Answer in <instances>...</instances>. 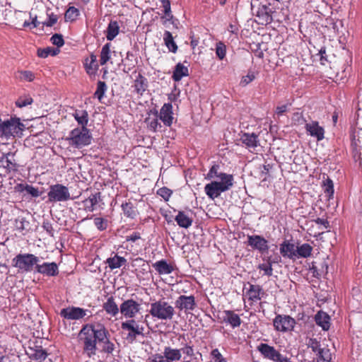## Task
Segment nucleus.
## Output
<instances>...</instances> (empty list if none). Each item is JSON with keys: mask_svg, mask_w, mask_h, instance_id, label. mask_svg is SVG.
<instances>
[{"mask_svg": "<svg viewBox=\"0 0 362 362\" xmlns=\"http://www.w3.org/2000/svg\"><path fill=\"white\" fill-rule=\"evenodd\" d=\"M182 354L185 362H191L197 358L194 345L187 343L180 349L165 346L161 354H156L161 362H179L182 358Z\"/></svg>", "mask_w": 362, "mask_h": 362, "instance_id": "nucleus-1", "label": "nucleus"}, {"mask_svg": "<svg viewBox=\"0 0 362 362\" xmlns=\"http://www.w3.org/2000/svg\"><path fill=\"white\" fill-rule=\"evenodd\" d=\"M149 313L157 320L168 321L173 318L175 310L168 302L160 299L151 303Z\"/></svg>", "mask_w": 362, "mask_h": 362, "instance_id": "nucleus-2", "label": "nucleus"}, {"mask_svg": "<svg viewBox=\"0 0 362 362\" xmlns=\"http://www.w3.org/2000/svg\"><path fill=\"white\" fill-rule=\"evenodd\" d=\"M24 127L19 118L11 117L4 122L0 119V136L8 139L11 136H19Z\"/></svg>", "mask_w": 362, "mask_h": 362, "instance_id": "nucleus-3", "label": "nucleus"}, {"mask_svg": "<svg viewBox=\"0 0 362 362\" xmlns=\"http://www.w3.org/2000/svg\"><path fill=\"white\" fill-rule=\"evenodd\" d=\"M67 139L71 146L81 148L90 144L91 136L87 128H76L70 132Z\"/></svg>", "mask_w": 362, "mask_h": 362, "instance_id": "nucleus-4", "label": "nucleus"}, {"mask_svg": "<svg viewBox=\"0 0 362 362\" xmlns=\"http://www.w3.org/2000/svg\"><path fill=\"white\" fill-rule=\"evenodd\" d=\"M79 339L83 344L84 351L89 357L95 354L96 340L94 338V332L90 326H85L79 333Z\"/></svg>", "mask_w": 362, "mask_h": 362, "instance_id": "nucleus-5", "label": "nucleus"}, {"mask_svg": "<svg viewBox=\"0 0 362 362\" xmlns=\"http://www.w3.org/2000/svg\"><path fill=\"white\" fill-rule=\"evenodd\" d=\"M39 262L37 257L33 254H18L13 259V264L20 270L29 272L33 271V267H35Z\"/></svg>", "mask_w": 362, "mask_h": 362, "instance_id": "nucleus-6", "label": "nucleus"}, {"mask_svg": "<svg viewBox=\"0 0 362 362\" xmlns=\"http://www.w3.org/2000/svg\"><path fill=\"white\" fill-rule=\"evenodd\" d=\"M233 186V183L229 182L228 180L224 182L212 180L205 185L204 192L209 199L214 200L220 197L222 192L228 191Z\"/></svg>", "mask_w": 362, "mask_h": 362, "instance_id": "nucleus-7", "label": "nucleus"}, {"mask_svg": "<svg viewBox=\"0 0 362 362\" xmlns=\"http://www.w3.org/2000/svg\"><path fill=\"white\" fill-rule=\"evenodd\" d=\"M296 324V320L287 315H276L273 320L274 329L283 333L293 331Z\"/></svg>", "mask_w": 362, "mask_h": 362, "instance_id": "nucleus-8", "label": "nucleus"}, {"mask_svg": "<svg viewBox=\"0 0 362 362\" xmlns=\"http://www.w3.org/2000/svg\"><path fill=\"white\" fill-rule=\"evenodd\" d=\"M49 202H66L71 199L69 189L61 184H57L50 187L47 194Z\"/></svg>", "mask_w": 362, "mask_h": 362, "instance_id": "nucleus-9", "label": "nucleus"}, {"mask_svg": "<svg viewBox=\"0 0 362 362\" xmlns=\"http://www.w3.org/2000/svg\"><path fill=\"white\" fill-rule=\"evenodd\" d=\"M121 328L122 330L128 332L125 339L129 343H133L136 339L137 336L144 335V327H140L134 320H129L122 322Z\"/></svg>", "mask_w": 362, "mask_h": 362, "instance_id": "nucleus-10", "label": "nucleus"}, {"mask_svg": "<svg viewBox=\"0 0 362 362\" xmlns=\"http://www.w3.org/2000/svg\"><path fill=\"white\" fill-rule=\"evenodd\" d=\"M90 326L93 329V332H94V338L96 341H98L99 343H107V346H103V351L107 353H111L113 350V344L110 342L109 339L107 337V332L104 326L100 324Z\"/></svg>", "mask_w": 362, "mask_h": 362, "instance_id": "nucleus-11", "label": "nucleus"}, {"mask_svg": "<svg viewBox=\"0 0 362 362\" xmlns=\"http://www.w3.org/2000/svg\"><path fill=\"white\" fill-rule=\"evenodd\" d=\"M197 307L195 298L194 296H180L175 302V308H177L180 311L184 310L185 313H187L192 311Z\"/></svg>", "mask_w": 362, "mask_h": 362, "instance_id": "nucleus-12", "label": "nucleus"}, {"mask_svg": "<svg viewBox=\"0 0 362 362\" xmlns=\"http://www.w3.org/2000/svg\"><path fill=\"white\" fill-rule=\"evenodd\" d=\"M218 318L221 322L229 325L233 329L240 327L242 323L240 316L230 310L220 312Z\"/></svg>", "mask_w": 362, "mask_h": 362, "instance_id": "nucleus-13", "label": "nucleus"}, {"mask_svg": "<svg viewBox=\"0 0 362 362\" xmlns=\"http://www.w3.org/2000/svg\"><path fill=\"white\" fill-rule=\"evenodd\" d=\"M247 245L253 250H257L261 253L266 252L269 250L268 241L259 235H248Z\"/></svg>", "mask_w": 362, "mask_h": 362, "instance_id": "nucleus-14", "label": "nucleus"}, {"mask_svg": "<svg viewBox=\"0 0 362 362\" xmlns=\"http://www.w3.org/2000/svg\"><path fill=\"white\" fill-rule=\"evenodd\" d=\"M257 349L261 354L266 358H268L274 362L280 360L282 354L277 351L274 346L267 344L261 343L257 346Z\"/></svg>", "mask_w": 362, "mask_h": 362, "instance_id": "nucleus-15", "label": "nucleus"}, {"mask_svg": "<svg viewBox=\"0 0 362 362\" xmlns=\"http://www.w3.org/2000/svg\"><path fill=\"white\" fill-rule=\"evenodd\" d=\"M307 133L320 141L325 138V129L320 126L317 121H312L310 123H306L305 126Z\"/></svg>", "mask_w": 362, "mask_h": 362, "instance_id": "nucleus-16", "label": "nucleus"}, {"mask_svg": "<svg viewBox=\"0 0 362 362\" xmlns=\"http://www.w3.org/2000/svg\"><path fill=\"white\" fill-rule=\"evenodd\" d=\"M219 170H220L219 165H218V164L213 165L210 168V169L206 175V178L208 180H213L215 178H218L221 180L220 182H224L225 180H228L229 182L230 181V182L233 183L234 179H233V175L222 173Z\"/></svg>", "mask_w": 362, "mask_h": 362, "instance_id": "nucleus-17", "label": "nucleus"}, {"mask_svg": "<svg viewBox=\"0 0 362 362\" xmlns=\"http://www.w3.org/2000/svg\"><path fill=\"white\" fill-rule=\"evenodd\" d=\"M249 288L245 292L248 301L256 303L260 300L264 295V291L260 285L248 283Z\"/></svg>", "mask_w": 362, "mask_h": 362, "instance_id": "nucleus-18", "label": "nucleus"}, {"mask_svg": "<svg viewBox=\"0 0 362 362\" xmlns=\"http://www.w3.org/2000/svg\"><path fill=\"white\" fill-rule=\"evenodd\" d=\"M120 311L127 317H133L139 311V304L135 300H127L122 303Z\"/></svg>", "mask_w": 362, "mask_h": 362, "instance_id": "nucleus-19", "label": "nucleus"}, {"mask_svg": "<svg viewBox=\"0 0 362 362\" xmlns=\"http://www.w3.org/2000/svg\"><path fill=\"white\" fill-rule=\"evenodd\" d=\"M60 315L68 320H79L86 315L85 310L81 308L69 307L63 308Z\"/></svg>", "mask_w": 362, "mask_h": 362, "instance_id": "nucleus-20", "label": "nucleus"}, {"mask_svg": "<svg viewBox=\"0 0 362 362\" xmlns=\"http://www.w3.org/2000/svg\"><path fill=\"white\" fill-rule=\"evenodd\" d=\"M259 135L255 133H243L240 135V141L248 149L255 150L259 146Z\"/></svg>", "mask_w": 362, "mask_h": 362, "instance_id": "nucleus-21", "label": "nucleus"}, {"mask_svg": "<svg viewBox=\"0 0 362 362\" xmlns=\"http://www.w3.org/2000/svg\"><path fill=\"white\" fill-rule=\"evenodd\" d=\"M173 105L168 103L162 106L158 117L165 126L170 127L173 121Z\"/></svg>", "mask_w": 362, "mask_h": 362, "instance_id": "nucleus-22", "label": "nucleus"}, {"mask_svg": "<svg viewBox=\"0 0 362 362\" xmlns=\"http://www.w3.org/2000/svg\"><path fill=\"white\" fill-rule=\"evenodd\" d=\"M35 269L37 272L49 276H55L59 274L58 267L55 262H45L42 264H37Z\"/></svg>", "mask_w": 362, "mask_h": 362, "instance_id": "nucleus-23", "label": "nucleus"}, {"mask_svg": "<svg viewBox=\"0 0 362 362\" xmlns=\"http://www.w3.org/2000/svg\"><path fill=\"white\" fill-rule=\"evenodd\" d=\"M26 354L30 359L41 362L45 360L47 356L45 350L41 346H35V348L28 347Z\"/></svg>", "mask_w": 362, "mask_h": 362, "instance_id": "nucleus-24", "label": "nucleus"}, {"mask_svg": "<svg viewBox=\"0 0 362 362\" xmlns=\"http://www.w3.org/2000/svg\"><path fill=\"white\" fill-rule=\"evenodd\" d=\"M100 200V192L90 194L87 199L82 202L83 206L86 211H93L96 209L97 205Z\"/></svg>", "mask_w": 362, "mask_h": 362, "instance_id": "nucleus-25", "label": "nucleus"}, {"mask_svg": "<svg viewBox=\"0 0 362 362\" xmlns=\"http://www.w3.org/2000/svg\"><path fill=\"white\" fill-rule=\"evenodd\" d=\"M153 267L159 274H170L174 271V267L165 259L157 261L153 264Z\"/></svg>", "mask_w": 362, "mask_h": 362, "instance_id": "nucleus-26", "label": "nucleus"}, {"mask_svg": "<svg viewBox=\"0 0 362 362\" xmlns=\"http://www.w3.org/2000/svg\"><path fill=\"white\" fill-rule=\"evenodd\" d=\"M280 253L283 257L293 258L296 256V250L294 244L284 241L280 245Z\"/></svg>", "mask_w": 362, "mask_h": 362, "instance_id": "nucleus-27", "label": "nucleus"}, {"mask_svg": "<svg viewBox=\"0 0 362 362\" xmlns=\"http://www.w3.org/2000/svg\"><path fill=\"white\" fill-rule=\"evenodd\" d=\"M85 69L87 74L90 76L95 75L98 69L96 55L91 54L90 58H87L84 63Z\"/></svg>", "mask_w": 362, "mask_h": 362, "instance_id": "nucleus-28", "label": "nucleus"}, {"mask_svg": "<svg viewBox=\"0 0 362 362\" xmlns=\"http://www.w3.org/2000/svg\"><path fill=\"white\" fill-rule=\"evenodd\" d=\"M133 87L134 88L135 92L139 95H142L148 87L147 79L139 74L136 78L134 80Z\"/></svg>", "mask_w": 362, "mask_h": 362, "instance_id": "nucleus-29", "label": "nucleus"}, {"mask_svg": "<svg viewBox=\"0 0 362 362\" xmlns=\"http://www.w3.org/2000/svg\"><path fill=\"white\" fill-rule=\"evenodd\" d=\"M189 76L188 68L181 63H178L175 66L172 78L174 81H180L182 77Z\"/></svg>", "mask_w": 362, "mask_h": 362, "instance_id": "nucleus-30", "label": "nucleus"}, {"mask_svg": "<svg viewBox=\"0 0 362 362\" xmlns=\"http://www.w3.org/2000/svg\"><path fill=\"white\" fill-rule=\"evenodd\" d=\"M315 322L321 327L323 330H328L330 327V317L324 312H318L315 315Z\"/></svg>", "mask_w": 362, "mask_h": 362, "instance_id": "nucleus-31", "label": "nucleus"}, {"mask_svg": "<svg viewBox=\"0 0 362 362\" xmlns=\"http://www.w3.org/2000/svg\"><path fill=\"white\" fill-rule=\"evenodd\" d=\"M177 225L184 228H189L193 222L192 218L189 217L184 211H179L175 218Z\"/></svg>", "mask_w": 362, "mask_h": 362, "instance_id": "nucleus-32", "label": "nucleus"}, {"mask_svg": "<svg viewBox=\"0 0 362 362\" xmlns=\"http://www.w3.org/2000/svg\"><path fill=\"white\" fill-rule=\"evenodd\" d=\"M267 10L268 7L267 6H264L262 10L258 11L257 16L259 18V24L268 25L273 21V18Z\"/></svg>", "mask_w": 362, "mask_h": 362, "instance_id": "nucleus-33", "label": "nucleus"}, {"mask_svg": "<svg viewBox=\"0 0 362 362\" xmlns=\"http://www.w3.org/2000/svg\"><path fill=\"white\" fill-rule=\"evenodd\" d=\"M163 40L165 46L170 52L175 53L177 51V45L174 41L172 33L170 31L165 30L163 35Z\"/></svg>", "mask_w": 362, "mask_h": 362, "instance_id": "nucleus-34", "label": "nucleus"}, {"mask_svg": "<svg viewBox=\"0 0 362 362\" xmlns=\"http://www.w3.org/2000/svg\"><path fill=\"white\" fill-rule=\"evenodd\" d=\"M313 247L308 243H303L296 247V256L307 258L310 257L313 252Z\"/></svg>", "mask_w": 362, "mask_h": 362, "instance_id": "nucleus-35", "label": "nucleus"}, {"mask_svg": "<svg viewBox=\"0 0 362 362\" xmlns=\"http://www.w3.org/2000/svg\"><path fill=\"white\" fill-rule=\"evenodd\" d=\"M154 117H148L145 119V122L147 124L148 128L156 132L158 129V127H161V124L158 122V112L157 110L155 111Z\"/></svg>", "mask_w": 362, "mask_h": 362, "instance_id": "nucleus-36", "label": "nucleus"}, {"mask_svg": "<svg viewBox=\"0 0 362 362\" xmlns=\"http://www.w3.org/2000/svg\"><path fill=\"white\" fill-rule=\"evenodd\" d=\"M316 355L317 356V362H331L332 361V354L327 347H322Z\"/></svg>", "mask_w": 362, "mask_h": 362, "instance_id": "nucleus-37", "label": "nucleus"}, {"mask_svg": "<svg viewBox=\"0 0 362 362\" xmlns=\"http://www.w3.org/2000/svg\"><path fill=\"white\" fill-rule=\"evenodd\" d=\"M10 154L4 155L0 158V168L2 167L6 168L7 170H14L16 168V164L13 163L9 158L8 156Z\"/></svg>", "mask_w": 362, "mask_h": 362, "instance_id": "nucleus-38", "label": "nucleus"}, {"mask_svg": "<svg viewBox=\"0 0 362 362\" xmlns=\"http://www.w3.org/2000/svg\"><path fill=\"white\" fill-rule=\"evenodd\" d=\"M74 116L78 123L82 126V128H86V126L88 124V113L86 111H76Z\"/></svg>", "mask_w": 362, "mask_h": 362, "instance_id": "nucleus-39", "label": "nucleus"}, {"mask_svg": "<svg viewBox=\"0 0 362 362\" xmlns=\"http://www.w3.org/2000/svg\"><path fill=\"white\" fill-rule=\"evenodd\" d=\"M259 270L264 272V275L271 276L273 274L272 262L271 258L268 257L266 262L259 264L257 267Z\"/></svg>", "mask_w": 362, "mask_h": 362, "instance_id": "nucleus-40", "label": "nucleus"}, {"mask_svg": "<svg viewBox=\"0 0 362 362\" xmlns=\"http://www.w3.org/2000/svg\"><path fill=\"white\" fill-rule=\"evenodd\" d=\"M59 52V49H54L51 47H47L44 49H37V56L41 58H46L49 55L55 56Z\"/></svg>", "mask_w": 362, "mask_h": 362, "instance_id": "nucleus-41", "label": "nucleus"}, {"mask_svg": "<svg viewBox=\"0 0 362 362\" xmlns=\"http://www.w3.org/2000/svg\"><path fill=\"white\" fill-rule=\"evenodd\" d=\"M110 46L111 44L109 42L105 44L102 48L100 59L101 65L105 64L110 58Z\"/></svg>", "mask_w": 362, "mask_h": 362, "instance_id": "nucleus-42", "label": "nucleus"}, {"mask_svg": "<svg viewBox=\"0 0 362 362\" xmlns=\"http://www.w3.org/2000/svg\"><path fill=\"white\" fill-rule=\"evenodd\" d=\"M122 211L125 216L134 218L136 216V210L132 203H124L122 204Z\"/></svg>", "mask_w": 362, "mask_h": 362, "instance_id": "nucleus-43", "label": "nucleus"}, {"mask_svg": "<svg viewBox=\"0 0 362 362\" xmlns=\"http://www.w3.org/2000/svg\"><path fill=\"white\" fill-rule=\"evenodd\" d=\"M257 76V73L252 70H249L247 75L243 76L240 81V86L245 87L252 81H253Z\"/></svg>", "mask_w": 362, "mask_h": 362, "instance_id": "nucleus-44", "label": "nucleus"}, {"mask_svg": "<svg viewBox=\"0 0 362 362\" xmlns=\"http://www.w3.org/2000/svg\"><path fill=\"white\" fill-rule=\"evenodd\" d=\"M324 191L327 196L329 197V199L333 197L334 184L333 181L328 177L324 181Z\"/></svg>", "mask_w": 362, "mask_h": 362, "instance_id": "nucleus-45", "label": "nucleus"}, {"mask_svg": "<svg viewBox=\"0 0 362 362\" xmlns=\"http://www.w3.org/2000/svg\"><path fill=\"white\" fill-rule=\"evenodd\" d=\"M216 54L220 60H222L225 58L226 54V46L223 42L220 41L216 43Z\"/></svg>", "mask_w": 362, "mask_h": 362, "instance_id": "nucleus-46", "label": "nucleus"}, {"mask_svg": "<svg viewBox=\"0 0 362 362\" xmlns=\"http://www.w3.org/2000/svg\"><path fill=\"white\" fill-rule=\"evenodd\" d=\"M156 194L161 197L165 202H168L173 194V190L167 187H163L157 190Z\"/></svg>", "mask_w": 362, "mask_h": 362, "instance_id": "nucleus-47", "label": "nucleus"}, {"mask_svg": "<svg viewBox=\"0 0 362 362\" xmlns=\"http://www.w3.org/2000/svg\"><path fill=\"white\" fill-rule=\"evenodd\" d=\"M78 13V10L76 8L71 6L69 7L66 11L64 18L66 21H73L77 18Z\"/></svg>", "mask_w": 362, "mask_h": 362, "instance_id": "nucleus-48", "label": "nucleus"}, {"mask_svg": "<svg viewBox=\"0 0 362 362\" xmlns=\"http://www.w3.org/2000/svg\"><path fill=\"white\" fill-rule=\"evenodd\" d=\"M106 90V84L103 81H98L97 90L95 95L98 98L100 102H103V95Z\"/></svg>", "mask_w": 362, "mask_h": 362, "instance_id": "nucleus-49", "label": "nucleus"}, {"mask_svg": "<svg viewBox=\"0 0 362 362\" xmlns=\"http://www.w3.org/2000/svg\"><path fill=\"white\" fill-rule=\"evenodd\" d=\"M162 4V6L163 8V13L165 15V17L170 20L173 18L171 7H170V0H160Z\"/></svg>", "mask_w": 362, "mask_h": 362, "instance_id": "nucleus-50", "label": "nucleus"}, {"mask_svg": "<svg viewBox=\"0 0 362 362\" xmlns=\"http://www.w3.org/2000/svg\"><path fill=\"white\" fill-rule=\"evenodd\" d=\"M211 356L214 362H227L218 349H214L211 352Z\"/></svg>", "mask_w": 362, "mask_h": 362, "instance_id": "nucleus-51", "label": "nucleus"}, {"mask_svg": "<svg viewBox=\"0 0 362 362\" xmlns=\"http://www.w3.org/2000/svg\"><path fill=\"white\" fill-rule=\"evenodd\" d=\"M52 43L58 47H61L64 44V40L63 39V36L61 34H54L52 36L50 39Z\"/></svg>", "mask_w": 362, "mask_h": 362, "instance_id": "nucleus-52", "label": "nucleus"}, {"mask_svg": "<svg viewBox=\"0 0 362 362\" xmlns=\"http://www.w3.org/2000/svg\"><path fill=\"white\" fill-rule=\"evenodd\" d=\"M29 222L26 221L24 218H18L16 220V228L17 230L20 231L27 230Z\"/></svg>", "mask_w": 362, "mask_h": 362, "instance_id": "nucleus-53", "label": "nucleus"}, {"mask_svg": "<svg viewBox=\"0 0 362 362\" xmlns=\"http://www.w3.org/2000/svg\"><path fill=\"white\" fill-rule=\"evenodd\" d=\"M309 347H310L312 351L315 352L316 354L322 349V347H321L320 341H318L316 339H310Z\"/></svg>", "mask_w": 362, "mask_h": 362, "instance_id": "nucleus-54", "label": "nucleus"}, {"mask_svg": "<svg viewBox=\"0 0 362 362\" xmlns=\"http://www.w3.org/2000/svg\"><path fill=\"white\" fill-rule=\"evenodd\" d=\"M32 103H33V99L30 97L21 98L16 102V105L19 107H25L28 105H30Z\"/></svg>", "mask_w": 362, "mask_h": 362, "instance_id": "nucleus-55", "label": "nucleus"}, {"mask_svg": "<svg viewBox=\"0 0 362 362\" xmlns=\"http://www.w3.org/2000/svg\"><path fill=\"white\" fill-rule=\"evenodd\" d=\"M24 189L28 194H30L33 197H38L40 196L38 189L32 185H26Z\"/></svg>", "mask_w": 362, "mask_h": 362, "instance_id": "nucleus-56", "label": "nucleus"}, {"mask_svg": "<svg viewBox=\"0 0 362 362\" xmlns=\"http://www.w3.org/2000/svg\"><path fill=\"white\" fill-rule=\"evenodd\" d=\"M104 309L108 313H113V296H110L107 298V303H105L103 305Z\"/></svg>", "mask_w": 362, "mask_h": 362, "instance_id": "nucleus-57", "label": "nucleus"}, {"mask_svg": "<svg viewBox=\"0 0 362 362\" xmlns=\"http://www.w3.org/2000/svg\"><path fill=\"white\" fill-rule=\"evenodd\" d=\"M21 77L28 81H33L35 78L34 74L30 71H20Z\"/></svg>", "mask_w": 362, "mask_h": 362, "instance_id": "nucleus-58", "label": "nucleus"}, {"mask_svg": "<svg viewBox=\"0 0 362 362\" xmlns=\"http://www.w3.org/2000/svg\"><path fill=\"white\" fill-rule=\"evenodd\" d=\"M57 20H58V18H57V15L52 13L49 16L48 21L42 23V25L47 26V27H52L53 25H54L57 22Z\"/></svg>", "mask_w": 362, "mask_h": 362, "instance_id": "nucleus-59", "label": "nucleus"}, {"mask_svg": "<svg viewBox=\"0 0 362 362\" xmlns=\"http://www.w3.org/2000/svg\"><path fill=\"white\" fill-rule=\"evenodd\" d=\"M126 262L127 260L124 257L117 256L116 255H115V269L119 268L120 267L124 265Z\"/></svg>", "mask_w": 362, "mask_h": 362, "instance_id": "nucleus-60", "label": "nucleus"}, {"mask_svg": "<svg viewBox=\"0 0 362 362\" xmlns=\"http://www.w3.org/2000/svg\"><path fill=\"white\" fill-rule=\"evenodd\" d=\"M42 228L51 235L54 236V230L51 223L47 221L43 222Z\"/></svg>", "mask_w": 362, "mask_h": 362, "instance_id": "nucleus-61", "label": "nucleus"}, {"mask_svg": "<svg viewBox=\"0 0 362 362\" xmlns=\"http://www.w3.org/2000/svg\"><path fill=\"white\" fill-rule=\"evenodd\" d=\"M95 224L97 226V228L100 230H103L106 228V223L104 221V220L101 218H95Z\"/></svg>", "mask_w": 362, "mask_h": 362, "instance_id": "nucleus-62", "label": "nucleus"}, {"mask_svg": "<svg viewBox=\"0 0 362 362\" xmlns=\"http://www.w3.org/2000/svg\"><path fill=\"white\" fill-rule=\"evenodd\" d=\"M107 38L110 41L113 40V21L112 20L108 24Z\"/></svg>", "mask_w": 362, "mask_h": 362, "instance_id": "nucleus-63", "label": "nucleus"}, {"mask_svg": "<svg viewBox=\"0 0 362 362\" xmlns=\"http://www.w3.org/2000/svg\"><path fill=\"white\" fill-rule=\"evenodd\" d=\"M141 238V235L139 232H134L130 235L126 237L127 241L135 242L136 240Z\"/></svg>", "mask_w": 362, "mask_h": 362, "instance_id": "nucleus-64", "label": "nucleus"}]
</instances>
